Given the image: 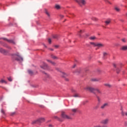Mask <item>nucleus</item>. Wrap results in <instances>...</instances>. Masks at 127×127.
Wrapping results in <instances>:
<instances>
[{
  "mask_svg": "<svg viewBox=\"0 0 127 127\" xmlns=\"http://www.w3.org/2000/svg\"><path fill=\"white\" fill-rule=\"evenodd\" d=\"M12 59L16 61H23V59L20 56L19 53H17L11 55Z\"/></svg>",
  "mask_w": 127,
  "mask_h": 127,
  "instance_id": "f257e3e1",
  "label": "nucleus"
},
{
  "mask_svg": "<svg viewBox=\"0 0 127 127\" xmlns=\"http://www.w3.org/2000/svg\"><path fill=\"white\" fill-rule=\"evenodd\" d=\"M42 73L43 74H45V78H44L43 79L44 81H45V82H49V81H50V80H51V79L52 78L51 76L49 75V74H47L45 72L43 71Z\"/></svg>",
  "mask_w": 127,
  "mask_h": 127,
  "instance_id": "f03ea898",
  "label": "nucleus"
},
{
  "mask_svg": "<svg viewBox=\"0 0 127 127\" xmlns=\"http://www.w3.org/2000/svg\"><path fill=\"white\" fill-rule=\"evenodd\" d=\"M62 118L65 120H72V117L67 115L66 113L64 112H62Z\"/></svg>",
  "mask_w": 127,
  "mask_h": 127,
  "instance_id": "7ed1b4c3",
  "label": "nucleus"
},
{
  "mask_svg": "<svg viewBox=\"0 0 127 127\" xmlns=\"http://www.w3.org/2000/svg\"><path fill=\"white\" fill-rule=\"evenodd\" d=\"M84 90H86V91H89L91 93H95V91H96V88H94L91 87H86L84 88Z\"/></svg>",
  "mask_w": 127,
  "mask_h": 127,
  "instance_id": "20e7f679",
  "label": "nucleus"
},
{
  "mask_svg": "<svg viewBox=\"0 0 127 127\" xmlns=\"http://www.w3.org/2000/svg\"><path fill=\"white\" fill-rule=\"evenodd\" d=\"M0 39H3V40H4V41H7V42H8L9 43H12V44H15V42H14L13 40H8L6 38H1Z\"/></svg>",
  "mask_w": 127,
  "mask_h": 127,
  "instance_id": "39448f33",
  "label": "nucleus"
},
{
  "mask_svg": "<svg viewBox=\"0 0 127 127\" xmlns=\"http://www.w3.org/2000/svg\"><path fill=\"white\" fill-rule=\"evenodd\" d=\"M77 2L80 5V6H82V5H85L86 4V0H79L77 1Z\"/></svg>",
  "mask_w": 127,
  "mask_h": 127,
  "instance_id": "423d86ee",
  "label": "nucleus"
},
{
  "mask_svg": "<svg viewBox=\"0 0 127 127\" xmlns=\"http://www.w3.org/2000/svg\"><path fill=\"white\" fill-rule=\"evenodd\" d=\"M0 53L1 54H4V55H6L8 53V51L5 50L2 48H0Z\"/></svg>",
  "mask_w": 127,
  "mask_h": 127,
  "instance_id": "0eeeda50",
  "label": "nucleus"
},
{
  "mask_svg": "<svg viewBox=\"0 0 127 127\" xmlns=\"http://www.w3.org/2000/svg\"><path fill=\"white\" fill-rule=\"evenodd\" d=\"M41 68L44 70H46V69H48V65L45 63H43V65H41Z\"/></svg>",
  "mask_w": 127,
  "mask_h": 127,
  "instance_id": "6e6552de",
  "label": "nucleus"
},
{
  "mask_svg": "<svg viewBox=\"0 0 127 127\" xmlns=\"http://www.w3.org/2000/svg\"><path fill=\"white\" fill-rule=\"evenodd\" d=\"M109 123V119H106L101 121V124L102 125H107Z\"/></svg>",
  "mask_w": 127,
  "mask_h": 127,
  "instance_id": "1a4fd4ad",
  "label": "nucleus"
},
{
  "mask_svg": "<svg viewBox=\"0 0 127 127\" xmlns=\"http://www.w3.org/2000/svg\"><path fill=\"white\" fill-rule=\"evenodd\" d=\"M108 106H109V104L106 103H104V104H103L101 106V109H102V110H104V109L107 108V107H108Z\"/></svg>",
  "mask_w": 127,
  "mask_h": 127,
  "instance_id": "9d476101",
  "label": "nucleus"
},
{
  "mask_svg": "<svg viewBox=\"0 0 127 127\" xmlns=\"http://www.w3.org/2000/svg\"><path fill=\"white\" fill-rule=\"evenodd\" d=\"M45 12L46 14L47 15L48 17L50 18L51 16L50 12H49V11H48V10H47V9L45 10Z\"/></svg>",
  "mask_w": 127,
  "mask_h": 127,
  "instance_id": "9b49d317",
  "label": "nucleus"
},
{
  "mask_svg": "<svg viewBox=\"0 0 127 127\" xmlns=\"http://www.w3.org/2000/svg\"><path fill=\"white\" fill-rule=\"evenodd\" d=\"M39 124V123H43L45 121V119L44 118H40L39 119H38Z\"/></svg>",
  "mask_w": 127,
  "mask_h": 127,
  "instance_id": "f8f14e48",
  "label": "nucleus"
},
{
  "mask_svg": "<svg viewBox=\"0 0 127 127\" xmlns=\"http://www.w3.org/2000/svg\"><path fill=\"white\" fill-rule=\"evenodd\" d=\"M96 46L97 47H104V45H103V44H101V43H96Z\"/></svg>",
  "mask_w": 127,
  "mask_h": 127,
  "instance_id": "ddd939ff",
  "label": "nucleus"
},
{
  "mask_svg": "<svg viewBox=\"0 0 127 127\" xmlns=\"http://www.w3.org/2000/svg\"><path fill=\"white\" fill-rule=\"evenodd\" d=\"M83 33V31L82 30H80L77 33V35L79 36V37H81L82 36H81V34Z\"/></svg>",
  "mask_w": 127,
  "mask_h": 127,
  "instance_id": "4468645a",
  "label": "nucleus"
},
{
  "mask_svg": "<svg viewBox=\"0 0 127 127\" xmlns=\"http://www.w3.org/2000/svg\"><path fill=\"white\" fill-rule=\"evenodd\" d=\"M121 50H124V51L127 50V46H124L122 47Z\"/></svg>",
  "mask_w": 127,
  "mask_h": 127,
  "instance_id": "2eb2a0df",
  "label": "nucleus"
},
{
  "mask_svg": "<svg viewBox=\"0 0 127 127\" xmlns=\"http://www.w3.org/2000/svg\"><path fill=\"white\" fill-rule=\"evenodd\" d=\"M106 25H108V24H110L111 23V20H107L105 21Z\"/></svg>",
  "mask_w": 127,
  "mask_h": 127,
  "instance_id": "dca6fc26",
  "label": "nucleus"
},
{
  "mask_svg": "<svg viewBox=\"0 0 127 127\" xmlns=\"http://www.w3.org/2000/svg\"><path fill=\"white\" fill-rule=\"evenodd\" d=\"M77 111H78V109L76 108H73L71 109V112H72L74 113H77Z\"/></svg>",
  "mask_w": 127,
  "mask_h": 127,
  "instance_id": "f3484780",
  "label": "nucleus"
},
{
  "mask_svg": "<svg viewBox=\"0 0 127 127\" xmlns=\"http://www.w3.org/2000/svg\"><path fill=\"white\" fill-rule=\"evenodd\" d=\"M90 43L91 45H93L94 46V47H97V43H95L94 42H90Z\"/></svg>",
  "mask_w": 127,
  "mask_h": 127,
  "instance_id": "a211bd4d",
  "label": "nucleus"
},
{
  "mask_svg": "<svg viewBox=\"0 0 127 127\" xmlns=\"http://www.w3.org/2000/svg\"><path fill=\"white\" fill-rule=\"evenodd\" d=\"M51 58H52L53 59H58V58H57V57L53 55H51Z\"/></svg>",
  "mask_w": 127,
  "mask_h": 127,
  "instance_id": "6ab92c4d",
  "label": "nucleus"
},
{
  "mask_svg": "<svg viewBox=\"0 0 127 127\" xmlns=\"http://www.w3.org/2000/svg\"><path fill=\"white\" fill-rule=\"evenodd\" d=\"M104 86L108 87V88H111V87H112V85L111 84L108 83L104 84Z\"/></svg>",
  "mask_w": 127,
  "mask_h": 127,
  "instance_id": "aec40b11",
  "label": "nucleus"
},
{
  "mask_svg": "<svg viewBox=\"0 0 127 127\" xmlns=\"http://www.w3.org/2000/svg\"><path fill=\"white\" fill-rule=\"evenodd\" d=\"M95 91H96V92L98 93V94H102V92H101V90L98 89H97V88H95Z\"/></svg>",
  "mask_w": 127,
  "mask_h": 127,
  "instance_id": "412c9836",
  "label": "nucleus"
},
{
  "mask_svg": "<svg viewBox=\"0 0 127 127\" xmlns=\"http://www.w3.org/2000/svg\"><path fill=\"white\" fill-rule=\"evenodd\" d=\"M34 124H39L38 122V120L33 121L32 124L34 125Z\"/></svg>",
  "mask_w": 127,
  "mask_h": 127,
  "instance_id": "4be33fe9",
  "label": "nucleus"
},
{
  "mask_svg": "<svg viewBox=\"0 0 127 127\" xmlns=\"http://www.w3.org/2000/svg\"><path fill=\"white\" fill-rule=\"evenodd\" d=\"M59 36L58 35H55L53 36V38L55 39H58Z\"/></svg>",
  "mask_w": 127,
  "mask_h": 127,
  "instance_id": "5701e85b",
  "label": "nucleus"
},
{
  "mask_svg": "<svg viewBox=\"0 0 127 127\" xmlns=\"http://www.w3.org/2000/svg\"><path fill=\"white\" fill-rule=\"evenodd\" d=\"M28 72L29 73V74H30V75H32L33 74V71H32V70H30V69H29L28 70Z\"/></svg>",
  "mask_w": 127,
  "mask_h": 127,
  "instance_id": "b1692460",
  "label": "nucleus"
},
{
  "mask_svg": "<svg viewBox=\"0 0 127 127\" xmlns=\"http://www.w3.org/2000/svg\"><path fill=\"white\" fill-rule=\"evenodd\" d=\"M89 39H90V40H95V39H96V37L95 36L90 37Z\"/></svg>",
  "mask_w": 127,
  "mask_h": 127,
  "instance_id": "393cba45",
  "label": "nucleus"
},
{
  "mask_svg": "<svg viewBox=\"0 0 127 127\" xmlns=\"http://www.w3.org/2000/svg\"><path fill=\"white\" fill-rule=\"evenodd\" d=\"M107 55H108V53H103V58L104 59H105L106 58V56H107Z\"/></svg>",
  "mask_w": 127,
  "mask_h": 127,
  "instance_id": "a878e982",
  "label": "nucleus"
},
{
  "mask_svg": "<svg viewBox=\"0 0 127 127\" xmlns=\"http://www.w3.org/2000/svg\"><path fill=\"white\" fill-rule=\"evenodd\" d=\"M55 7H56V8H57V9H60V5H59L58 4H56L55 5Z\"/></svg>",
  "mask_w": 127,
  "mask_h": 127,
  "instance_id": "bb28decb",
  "label": "nucleus"
},
{
  "mask_svg": "<svg viewBox=\"0 0 127 127\" xmlns=\"http://www.w3.org/2000/svg\"><path fill=\"white\" fill-rule=\"evenodd\" d=\"M115 10H116V11H118V12L120 11V8H119L118 7H116L115 8Z\"/></svg>",
  "mask_w": 127,
  "mask_h": 127,
  "instance_id": "cd10ccee",
  "label": "nucleus"
},
{
  "mask_svg": "<svg viewBox=\"0 0 127 127\" xmlns=\"http://www.w3.org/2000/svg\"><path fill=\"white\" fill-rule=\"evenodd\" d=\"M94 110H98L99 109V105H97L93 107Z\"/></svg>",
  "mask_w": 127,
  "mask_h": 127,
  "instance_id": "c85d7f7f",
  "label": "nucleus"
},
{
  "mask_svg": "<svg viewBox=\"0 0 127 127\" xmlns=\"http://www.w3.org/2000/svg\"><path fill=\"white\" fill-rule=\"evenodd\" d=\"M51 64H52V65H53V66H55V65H56V63L53 61L51 62Z\"/></svg>",
  "mask_w": 127,
  "mask_h": 127,
  "instance_id": "c756f323",
  "label": "nucleus"
},
{
  "mask_svg": "<svg viewBox=\"0 0 127 127\" xmlns=\"http://www.w3.org/2000/svg\"><path fill=\"white\" fill-rule=\"evenodd\" d=\"M74 98H77L79 97V94H75L73 96Z\"/></svg>",
  "mask_w": 127,
  "mask_h": 127,
  "instance_id": "7c9ffc66",
  "label": "nucleus"
},
{
  "mask_svg": "<svg viewBox=\"0 0 127 127\" xmlns=\"http://www.w3.org/2000/svg\"><path fill=\"white\" fill-rule=\"evenodd\" d=\"M92 81H94V82H98V81H99V79L94 78L92 79Z\"/></svg>",
  "mask_w": 127,
  "mask_h": 127,
  "instance_id": "2f4dec72",
  "label": "nucleus"
},
{
  "mask_svg": "<svg viewBox=\"0 0 127 127\" xmlns=\"http://www.w3.org/2000/svg\"><path fill=\"white\" fill-rule=\"evenodd\" d=\"M97 100H98V103H100L101 102V99L100 98V97H97Z\"/></svg>",
  "mask_w": 127,
  "mask_h": 127,
  "instance_id": "473e14b6",
  "label": "nucleus"
},
{
  "mask_svg": "<svg viewBox=\"0 0 127 127\" xmlns=\"http://www.w3.org/2000/svg\"><path fill=\"white\" fill-rule=\"evenodd\" d=\"M0 82L1 83H5V84H6V81H5V80H1L0 81Z\"/></svg>",
  "mask_w": 127,
  "mask_h": 127,
  "instance_id": "72a5a7b5",
  "label": "nucleus"
},
{
  "mask_svg": "<svg viewBox=\"0 0 127 127\" xmlns=\"http://www.w3.org/2000/svg\"><path fill=\"white\" fill-rule=\"evenodd\" d=\"M63 77H66L67 76V74L64 72L63 73Z\"/></svg>",
  "mask_w": 127,
  "mask_h": 127,
  "instance_id": "f704fd0d",
  "label": "nucleus"
},
{
  "mask_svg": "<svg viewBox=\"0 0 127 127\" xmlns=\"http://www.w3.org/2000/svg\"><path fill=\"white\" fill-rule=\"evenodd\" d=\"M46 61H47V62H49V63H51V62H52V61L50 60L47 59Z\"/></svg>",
  "mask_w": 127,
  "mask_h": 127,
  "instance_id": "c9c22d12",
  "label": "nucleus"
},
{
  "mask_svg": "<svg viewBox=\"0 0 127 127\" xmlns=\"http://www.w3.org/2000/svg\"><path fill=\"white\" fill-rule=\"evenodd\" d=\"M116 72L117 74H119V73H120V69L119 68H117L116 70Z\"/></svg>",
  "mask_w": 127,
  "mask_h": 127,
  "instance_id": "e433bc0d",
  "label": "nucleus"
},
{
  "mask_svg": "<svg viewBox=\"0 0 127 127\" xmlns=\"http://www.w3.org/2000/svg\"><path fill=\"white\" fill-rule=\"evenodd\" d=\"M8 81H9L10 82H11V81H12V80L11 79V77H8Z\"/></svg>",
  "mask_w": 127,
  "mask_h": 127,
  "instance_id": "4c0bfd02",
  "label": "nucleus"
},
{
  "mask_svg": "<svg viewBox=\"0 0 127 127\" xmlns=\"http://www.w3.org/2000/svg\"><path fill=\"white\" fill-rule=\"evenodd\" d=\"M48 42H49V43H50V44L51 43V39H48Z\"/></svg>",
  "mask_w": 127,
  "mask_h": 127,
  "instance_id": "58836bf2",
  "label": "nucleus"
},
{
  "mask_svg": "<svg viewBox=\"0 0 127 127\" xmlns=\"http://www.w3.org/2000/svg\"><path fill=\"white\" fill-rule=\"evenodd\" d=\"M1 112L2 113H3L4 115V111H3V110H1Z\"/></svg>",
  "mask_w": 127,
  "mask_h": 127,
  "instance_id": "ea45409f",
  "label": "nucleus"
},
{
  "mask_svg": "<svg viewBox=\"0 0 127 127\" xmlns=\"http://www.w3.org/2000/svg\"><path fill=\"white\" fill-rule=\"evenodd\" d=\"M125 127H127V122H125Z\"/></svg>",
  "mask_w": 127,
  "mask_h": 127,
  "instance_id": "a19ab883",
  "label": "nucleus"
},
{
  "mask_svg": "<svg viewBox=\"0 0 127 127\" xmlns=\"http://www.w3.org/2000/svg\"><path fill=\"white\" fill-rule=\"evenodd\" d=\"M122 41L123 42H126V39H123Z\"/></svg>",
  "mask_w": 127,
  "mask_h": 127,
  "instance_id": "79ce46f5",
  "label": "nucleus"
},
{
  "mask_svg": "<svg viewBox=\"0 0 127 127\" xmlns=\"http://www.w3.org/2000/svg\"><path fill=\"white\" fill-rule=\"evenodd\" d=\"M60 17H61V18H63V17H64V15H60Z\"/></svg>",
  "mask_w": 127,
  "mask_h": 127,
  "instance_id": "37998d69",
  "label": "nucleus"
},
{
  "mask_svg": "<svg viewBox=\"0 0 127 127\" xmlns=\"http://www.w3.org/2000/svg\"><path fill=\"white\" fill-rule=\"evenodd\" d=\"M113 66H114V67H115V68L117 67V64H113Z\"/></svg>",
  "mask_w": 127,
  "mask_h": 127,
  "instance_id": "c03bdc74",
  "label": "nucleus"
},
{
  "mask_svg": "<svg viewBox=\"0 0 127 127\" xmlns=\"http://www.w3.org/2000/svg\"><path fill=\"white\" fill-rule=\"evenodd\" d=\"M76 67V64H74L73 66H72V68H75Z\"/></svg>",
  "mask_w": 127,
  "mask_h": 127,
  "instance_id": "a18cd8bd",
  "label": "nucleus"
},
{
  "mask_svg": "<svg viewBox=\"0 0 127 127\" xmlns=\"http://www.w3.org/2000/svg\"><path fill=\"white\" fill-rule=\"evenodd\" d=\"M55 47H56V48H58L59 46L56 45V46H55Z\"/></svg>",
  "mask_w": 127,
  "mask_h": 127,
  "instance_id": "49530a36",
  "label": "nucleus"
},
{
  "mask_svg": "<svg viewBox=\"0 0 127 127\" xmlns=\"http://www.w3.org/2000/svg\"><path fill=\"white\" fill-rule=\"evenodd\" d=\"M54 118H55V119H58V118L57 116H55V117H54Z\"/></svg>",
  "mask_w": 127,
  "mask_h": 127,
  "instance_id": "de8ad7c7",
  "label": "nucleus"
},
{
  "mask_svg": "<svg viewBox=\"0 0 127 127\" xmlns=\"http://www.w3.org/2000/svg\"><path fill=\"white\" fill-rule=\"evenodd\" d=\"M50 49V50H51V51H53V49Z\"/></svg>",
  "mask_w": 127,
  "mask_h": 127,
  "instance_id": "09e8293b",
  "label": "nucleus"
},
{
  "mask_svg": "<svg viewBox=\"0 0 127 127\" xmlns=\"http://www.w3.org/2000/svg\"><path fill=\"white\" fill-rule=\"evenodd\" d=\"M49 127H53V126H52V125H50L49 126Z\"/></svg>",
  "mask_w": 127,
  "mask_h": 127,
  "instance_id": "8fccbe9b",
  "label": "nucleus"
},
{
  "mask_svg": "<svg viewBox=\"0 0 127 127\" xmlns=\"http://www.w3.org/2000/svg\"><path fill=\"white\" fill-rule=\"evenodd\" d=\"M105 1H108L109 3H111L109 1H108V0H105Z\"/></svg>",
  "mask_w": 127,
  "mask_h": 127,
  "instance_id": "3c124183",
  "label": "nucleus"
},
{
  "mask_svg": "<svg viewBox=\"0 0 127 127\" xmlns=\"http://www.w3.org/2000/svg\"><path fill=\"white\" fill-rule=\"evenodd\" d=\"M8 49H11V48L10 47H8Z\"/></svg>",
  "mask_w": 127,
  "mask_h": 127,
  "instance_id": "603ef678",
  "label": "nucleus"
},
{
  "mask_svg": "<svg viewBox=\"0 0 127 127\" xmlns=\"http://www.w3.org/2000/svg\"><path fill=\"white\" fill-rule=\"evenodd\" d=\"M76 72H77V73H80V71H78V70L76 71Z\"/></svg>",
  "mask_w": 127,
  "mask_h": 127,
  "instance_id": "864d4df0",
  "label": "nucleus"
},
{
  "mask_svg": "<svg viewBox=\"0 0 127 127\" xmlns=\"http://www.w3.org/2000/svg\"><path fill=\"white\" fill-rule=\"evenodd\" d=\"M94 20H97V18H95Z\"/></svg>",
  "mask_w": 127,
  "mask_h": 127,
  "instance_id": "5fc2aeb1",
  "label": "nucleus"
},
{
  "mask_svg": "<svg viewBox=\"0 0 127 127\" xmlns=\"http://www.w3.org/2000/svg\"><path fill=\"white\" fill-rule=\"evenodd\" d=\"M66 81H69V79H66Z\"/></svg>",
  "mask_w": 127,
  "mask_h": 127,
  "instance_id": "6e6d98bb",
  "label": "nucleus"
},
{
  "mask_svg": "<svg viewBox=\"0 0 127 127\" xmlns=\"http://www.w3.org/2000/svg\"><path fill=\"white\" fill-rule=\"evenodd\" d=\"M14 113H13L12 114V116L13 115H14Z\"/></svg>",
  "mask_w": 127,
  "mask_h": 127,
  "instance_id": "4d7b16f0",
  "label": "nucleus"
},
{
  "mask_svg": "<svg viewBox=\"0 0 127 127\" xmlns=\"http://www.w3.org/2000/svg\"><path fill=\"white\" fill-rule=\"evenodd\" d=\"M72 92H75V90H72Z\"/></svg>",
  "mask_w": 127,
  "mask_h": 127,
  "instance_id": "13d9d810",
  "label": "nucleus"
},
{
  "mask_svg": "<svg viewBox=\"0 0 127 127\" xmlns=\"http://www.w3.org/2000/svg\"><path fill=\"white\" fill-rule=\"evenodd\" d=\"M76 0V1H78V0Z\"/></svg>",
  "mask_w": 127,
  "mask_h": 127,
  "instance_id": "bf43d9fd",
  "label": "nucleus"
},
{
  "mask_svg": "<svg viewBox=\"0 0 127 127\" xmlns=\"http://www.w3.org/2000/svg\"><path fill=\"white\" fill-rule=\"evenodd\" d=\"M45 47H47L46 46L44 45Z\"/></svg>",
  "mask_w": 127,
  "mask_h": 127,
  "instance_id": "052dcab7",
  "label": "nucleus"
}]
</instances>
